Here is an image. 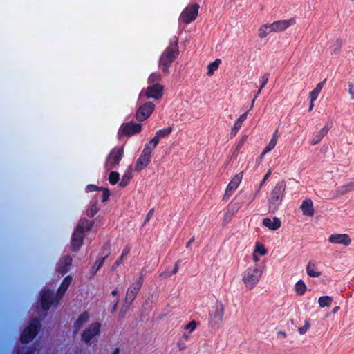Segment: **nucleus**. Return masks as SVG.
Returning <instances> with one entry per match:
<instances>
[{
  "label": "nucleus",
  "instance_id": "f257e3e1",
  "mask_svg": "<svg viewBox=\"0 0 354 354\" xmlns=\"http://www.w3.org/2000/svg\"><path fill=\"white\" fill-rule=\"evenodd\" d=\"M71 281L72 277L67 276L62 281L56 296H54L53 293L48 290L43 291L41 295V306L45 311L49 309L51 304H55L59 302V300L62 297Z\"/></svg>",
  "mask_w": 354,
  "mask_h": 354
},
{
  "label": "nucleus",
  "instance_id": "f03ea898",
  "mask_svg": "<svg viewBox=\"0 0 354 354\" xmlns=\"http://www.w3.org/2000/svg\"><path fill=\"white\" fill-rule=\"evenodd\" d=\"M178 55V41L176 39L173 44L165 49L161 55L158 67L164 73H167L171 63L175 60Z\"/></svg>",
  "mask_w": 354,
  "mask_h": 354
},
{
  "label": "nucleus",
  "instance_id": "7ed1b4c3",
  "mask_svg": "<svg viewBox=\"0 0 354 354\" xmlns=\"http://www.w3.org/2000/svg\"><path fill=\"white\" fill-rule=\"evenodd\" d=\"M263 268L259 264L248 267L243 272L242 281L247 289L252 290L259 281Z\"/></svg>",
  "mask_w": 354,
  "mask_h": 354
},
{
  "label": "nucleus",
  "instance_id": "20e7f679",
  "mask_svg": "<svg viewBox=\"0 0 354 354\" xmlns=\"http://www.w3.org/2000/svg\"><path fill=\"white\" fill-rule=\"evenodd\" d=\"M124 154L122 147H114L106 157L104 167L107 171L112 170L118 166L121 161Z\"/></svg>",
  "mask_w": 354,
  "mask_h": 354
},
{
  "label": "nucleus",
  "instance_id": "39448f33",
  "mask_svg": "<svg viewBox=\"0 0 354 354\" xmlns=\"http://www.w3.org/2000/svg\"><path fill=\"white\" fill-rule=\"evenodd\" d=\"M199 7L198 3H192L186 6L179 17V22L189 24L194 21L198 16Z\"/></svg>",
  "mask_w": 354,
  "mask_h": 354
},
{
  "label": "nucleus",
  "instance_id": "423d86ee",
  "mask_svg": "<svg viewBox=\"0 0 354 354\" xmlns=\"http://www.w3.org/2000/svg\"><path fill=\"white\" fill-rule=\"evenodd\" d=\"M39 328V320L37 318L32 319L29 326L24 329L21 337V341L23 343H27L30 342L37 334Z\"/></svg>",
  "mask_w": 354,
  "mask_h": 354
},
{
  "label": "nucleus",
  "instance_id": "0eeeda50",
  "mask_svg": "<svg viewBox=\"0 0 354 354\" xmlns=\"http://www.w3.org/2000/svg\"><path fill=\"white\" fill-rule=\"evenodd\" d=\"M142 284V275L141 274L138 279L136 280L129 287L125 299L124 304L129 307L133 301L135 299L138 291L140 290Z\"/></svg>",
  "mask_w": 354,
  "mask_h": 354
},
{
  "label": "nucleus",
  "instance_id": "6e6552de",
  "mask_svg": "<svg viewBox=\"0 0 354 354\" xmlns=\"http://www.w3.org/2000/svg\"><path fill=\"white\" fill-rule=\"evenodd\" d=\"M163 94V86L159 84H154L142 90L140 93V98L145 96L147 98L155 100L160 99Z\"/></svg>",
  "mask_w": 354,
  "mask_h": 354
},
{
  "label": "nucleus",
  "instance_id": "1a4fd4ad",
  "mask_svg": "<svg viewBox=\"0 0 354 354\" xmlns=\"http://www.w3.org/2000/svg\"><path fill=\"white\" fill-rule=\"evenodd\" d=\"M286 189V184L283 182L279 183L276 185L271 192L270 203L276 208L281 203L283 194Z\"/></svg>",
  "mask_w": 354,
  "mask_h": 354
},
{
  "label": "nucleus",
  "instance_id": "9d476101",
  "mask_svg": "<svg viewBox=\"0 0 354 354\" xmlns=\"http://www.w3.org/2000/svg\"><path fill=\"white\" fill-rule=\"evenodd\" d=\"M225 313V305L221 301H216L209 312V319L214 323L222 322Z\"/></svg>",
  "mask_w": 354,
  "mask_h": 354
},
{
  "label": "nucleus",
  "instance_id": "9b49d317",
  "mask_svg": "<svg viewBox=\"0 0 354 354\" xmlns=\"http://www.w3.org/2000/svg\"><path fill=\"white\" fill-rule=\"evenodd\" d=\"M296 24V19L294 17L288 19H281L274 21L271 24V28L273 32H281L287 30L289 27Z\"/></svg>",
  "mask_w": 354,
  "mask_h": 354
},
{
  "label": "nucleus",
  "instance_id": "f8f14e48",
  "mask_svg": "<svg viewBox=\"0 0 354 354\" xmlns=\"http://www.w3.org/2000/svg\"><path fill=\"white\" fill-rule=\"evenodd\" d=\"M155 105L151 102L145 103L140 106L136 113V119L138 121H144L147 119L153 113Z\"/></svg>",
  "mask_w": 354,
  "mask_h": 354
},
{
  "label": "nucleus",
  "instance_id": "ddd939ff",
  "mask_svg": "<svg viewBox=\"0 0 354 354\" xmlns=\"http://www.w3.org/2000/svg\"><path fill=\"white\" fill-rule=\"evenodd\" d=\"M328 241L332 244L342 245L345 247L349 246L352 239L347 234L333 233L328 236Z\"/></svg>",
  "mask_w": 354,
  "mask_h": 354
},
{
  "label": "nucleus",
  "instance_id": "4468645a",
  "mask_svg": "<svg viewBox=\"0 0 354 354\" xmlns=\"http://www.w3.org/2000/svg\"><path fill=\"white\" fill-rule=\"evenodd\" d=\"M242 173H239L232 178V179L227 186L225 194L223 196V200L227 201L231 197L234 192L238 188L240 183L242 180Z\"/></svg>",
  "mask_w": 354,
  "mask_h": 354
},
{
  "label": "nucleus",
  "instance_id": "2eb2a0df",
  "mask_svg": "<svg viewBox=\"0 0 354 354\" xmlns=\"http://www.w3.org/2000/svg\"><path fill=\"white\" fill-rule=\"evenodd\" d=\"M100 324L97 322L90 324L82 335V340L86 343H88L93 337L100 334Z\"/></svg>",
  "mask_w": 354,
  "mask_h": 354
},
{
  "label": "nucleus",
  "instance_id": "dca6fc26",
  "mask_svg": "<svg viewBox=\"0 0 354 354\" xmlns=\"http://www.w3.org/2000/svg\"><path fill=\"white\" fill-rule=\"evenodd\" d=\"M268 254V249L265 245L259 241L255 243L254 249L252 253V259L255 264H258L260 261L261 257H265Z\"/></svg>",
  "mask_w": 354,
  "mask_h": 354
},
{
  "label": "nucleus",
  "instance_id": "f3484780",
  "mask_svg": "<svg viewBox=\"0 0 354 354\" xmlns=\"http://www.w3.org/2000/svg\"><path fill=\"white\" fill-rule=\"evenodd\" d=\"M72 263V257L66 255L62 257L57 264L56 272L62 275L65 274L68 270Z\"/></svg>",
  "mask_w": 354,
  "mask_h": 354
},
{
  "label": "nucleus",
  "instance_id": "a211bd4d",
  "mask_svg": "<svg viewBox=\"0 0 354 354\" xmlns=\"http://www.w3.org/2000/svg\"><path fill=\"white\" fill-rule=\"evenodd\" d=\"M151 156L144 153L141 152V154L136 160V164H135V171L140 172L142 170H143L145 168H146L148 165L151 162Z\"/></svg>",
  "mask_w": 354,
  "mask_h": 354
},
{
  "label": "nucleus",
  "instance_id": "6ab92c4d",
  "mask_svg": "<svg viewBox=\"0 0 354 354\" xmlns=\"http://www.w3.org/2000/svg\"><path fill=\"white\" fill-rule=\"evenodd\" d=\"M121 131L123 134L125 135H133L136 133H138L141 131V125L139 124L134 123H127L123 124L121 127Z\"/></svg>",
  "mask_w": 354,
  "mask_h": 354
},
{
  "label": "nucleus",
  "instance_id": "aec40b11",
  "mask_svg": "<svg viewBox=\"0 0 354 354\" xmlns=\"http://www.w3.org/2000/svg\"><path fill=\"white\" fill-rule=\"evenodd\" d=\"M300 208L304 215L310 217L313 216L315 214V209L313 207V201L310 199L306 198L304 201H303L300 206Z\"/></svg>",
  "mask_w": 354,
  "mask_h": 354
},
{
  "label": "nucleus",
  "instance_id": "412c9836",
  "mask_svg": "<svg viewBox=\"0 0 354 354\" xmlns=\"http://www.w3.org/2000/svg\"><path fill=\"white\" fill-rule=\"evenodd\" d=\"M84 237V234H81L79 231H75L71 241L73 251L75 252L79 250L82 244Z\"/></svg>",
  "mask_w": 354,
  "mask_h": 354
},
{
  "label": "nucleus",
  "instance_id": "4be33fe9",
  "mask_svg": "<svg viewBox=\"0 0 354 354\" xmlns=\"http://www.w3.org/2000/svg\"><path fill=\"white\" fill-rule=\"evenodd\" d=\"M263 225L271 230H276L280 227L281 221L277 217H274L272 219L266 218L263 220Z\"/></svg>",
  "mask_w": 354,
  "mask_h": 354
},
{
  "label": "nucleus",
  "instance_id": "5701e85b",
  "mask_svg": "<svg viewBox=\"0 0 354 354\" xmlns=\"http://www.w3.org/2000/svg\"><path fill=\"white\" fill-rule=\"evenodd\" d=\"M93 225V221L82 218L79 221L75 231H79L81 234H84L85 232L90 231Z\"/></svg>",
  "mask_w": 354,
  "mask_h": 354
},
{
  "label": "nucleus",
  "instance_id": "b1692460",
  "mask_svg": "<svg viewBox=\"0 0 354 354\" xmlns=\"http://www.w3.org/2000/svg\"><path fill=\"white\" fill-rule=\"evenodd\" d=\"M324 82H320L317 84L316 87L310 93V107L309 111H311L314 106V101L317 98L319 93L321 92Z\"/></svg>",
  "mask_w": 354,
  "mask_h": 354
},
{
  "label": "nucleus",
  "instance_id": "393cba45",
  "mask_svg": "<svg viewBox=\"0 0 354 354\" xmlns=\"http://www.w3.org/2000/svg\"><path fill=\"white\" fill-rule=\"evenodd\" d=\"M270 32H273L271 24H264L259 28L257 35L260 39H265Z\"/></svg>",
  "mask_w": 354,
  "mask_h": 354
},
{
  "label": "nucleus",
  "instance_id": "a878e982",
  "mask_svg": "<svg viewBox=\"0 0 354 354\" xmlns=\"http://www.w3.org/2000/svg\"><path fill=\"white\" fill-rule=\"evenodd\" d=\"M328 128L327 127H324L322 128L319 132L314 136V137L310 140L311 145L314 146L319 143V142L323 139V138L328 133Z\"/></svg>",
  "mask_w": 354,
  "mask_h": 354
},
{
  "label": "nucleus",
  "instance_id": "bb28decb",
  "mask_svg": "<svg viewBox=\"0 0 354 354\" xmlns=\"http://www.w3.org/2000/svg\"><path fill=\"white\" fill-rule=\"evenodd\" d=\"M306 272L311 277H319L321 272L317 270V266L314 261H309L306 267Z\"/></svg>",
  "mask_w": 354,
  "mask_h": 354
},
{
  "label": "nucleus",
  "instance_id": "cd10ccee",
  "mask_svg": "<svg viewBox=\"0 0 354 354\" xmlns=\"http://www.w3.org/2000/svg\"><path fill=\"white\" fill-rule=\"evenodd\" d=\"M221 64V60L220 59H216L214 62L209 63L207 66V77H212L215 71H216L220 65Z\"/></svg>",
  "mask_w": 354,
  "mask_h": 354
},
{
  "label": "nucleus",
  "instance_id": "c85d7f7f",
  "mask_svg": "<svg viewBox=\"0 0 354 354\" xmlns=\"http://www.w3.org/2000/svg\"><path fill=\"white\" fill-rule=\"evenodd\" d=\"M173 128L171 127H168L165 129H160L156 131L155 136L153 138L157 140L159 143L160 140L162 138H165L168 137L172 132Z\"/></svg>",
  "mask_w": 354,
  "mask_h": 354
},
{
  "label": "nucleus",
  "instance_id": "c756f323",
  "mask_svg": "<svg viewBox=\"0 0 354 354\" xmlns=\"http://www.w3.org/2000/svg\"><path fill=\"white\" fill-rule=\"evenodd\" d=\"M89 319V315L88 313L84 312L82 314H81L76 322L74 324V327L77 330L80 329L84 324H86Z\"/></svg>",
  "mask_w": 354,
  "mask_h": 354
},
{
  "label": "nucleus",
  "instance_id": "7c9ffc66",
  "mask_svg": "<svg viewBox=\"0 0 354 354\" xmlns=\"http://www.w3.org/2000/svg\"><path fill=\"white\" fill-rule=\"evenodd\" d=\"M158 144V142L157 140L153 138L145 145L142 151L151 156V153L157 147Z\"/></svg>",
  "mask_w": 354,
  "mask_h": 354
},
{
  "label": "nucleus",
  "instance_id": "2f4dec72",
  "mask_svg": "<svg viewBox=\"0 0 354 354\" xmlns=\"http://www.w3.org/2000/svg\"><path fill=\"white\" fill-rule=\"evenodd\" d=\"M100 206L97 200L91 202L88 208L86 210V214L89 217H93L99 211Z\"/></svg>",
  "mask_w": 354,
  "mask_h": 354
},
{
  "label": "nucleus",
  "instance_id": "473e14b6",
  "mask_svg": "<svg viewBox=\"0 0 354 354\" xmlns=\"http://www.w3.org/2000/svg\"><path fill=\"white\" fill-rule=\"evenodd\" d=\"M277 139H278V136H277V132L276 131L272 135V137L270 139L269 143L268 144V145L264 149V150L263 151V155H264L266 153L270 151L272 149H273L274 148V147L276 146V144L277 142Z\"/></svg>",
  "mask_w": 354,
  "mask_h": 354
},
{
  "label": "nucleus",
  "instance_id": "72a5a7b5",
  "mask_svg": "<svg viewBox=\"0 0 354 354\" xmlns=\"http://www.w3.org/2000/svg\"><path fill=\"white\" fill-rule=\"evenodd\" d=\"M295 290L297 295H303L306 291V286L302 280L297 281L295 286Z\"/></svg>",
  "mask_w": 354,
  "mask_h": 354
},
{
  "label": "nucleus",
  "instance_id": "f704fd0d",
  "mask_svg": "<svg viewBox=\"0 0 354 354\" xmlns=\"http://www.w3.org/2000/svg\"><path fill=\"white\" fill-rule=\"evenodd\" d=\"M333 299L329 296L321 297L318 299V304L320 307H328L331 305Z\"/></svg>",
  "mask_w": 354,
  "mask_h": 354
},
{
  "label": "nucleus",
  "instance_id": "c9c22d12",
  "mask_svg": "<svg viewBox=\"0 0 354 354\" xmlns=\"http://www.w3.org/2000/svg\"><path fill=\"white\" fill-rule=\"evenodd\" d=\"M233 214V212L230 210V209H227L222 218V225H226L227 223H229L230 221L232 219Z\"/></svg>",
  "mask_w": 354,
  "mask_h": 354
},
{
  "label": "nucleus",
  "instance_id": "e433bc0d",
  "mask_svg": "<svg viewBox=\"0 0 354 354\" xmlns=\"http://www.w3.org/2000/svg\"><path fill=\"white\" fill-rule=\"evenodd\" d=\"M120 179V174L116 171H111L109 176V181L111 185H115Z\"/></svg>",
  "mask_w": 354,
  "mask_h": 354
},
{
  "label": "nucleus",
  "instance_id": "4c0bfd02",
  "mask_svg": "<svg viewBox=\"0 0 354 354\" xmlns=\"http://www.w3.org/2000/svg\"><path fill=\"white\" fill-rule=\"evenodd\" d=\"M129 252V250L126 248L122 251V253L120 258L115 261V264L113 266V269H115L120 264H121L124 260V259L128 255Z\"/></svg>",
  "mask_w": 354,
  "mask_h": 354
},
{
  "label": "nucleus",
  "instance_id": "58836bf2",
  "mask_svg": "<svg viewBox=\"0 0 354 354\" xmlns=\"http://www.w3.org/2000/svg\"><path fill=\"white\" fill-rule=\"evenodd\" d=\"M242 124L239 122V121L236 120L234 126L231 130L230 135L232 137H234L236 135L239 130L241 129Z\"/></svg>",
  "mask_w": 354,
  "mask_h": 354
},
{
  "label": "nucleus",
  "instance_id": "ea45409f",
  "mask_svg": "<svg viewBox=\"0 0 354 354\" xmlns=\"http://www.w3.org/2000/svg\"><path fill=\"white\" fill-rule=\"evenodd\" d=\"M161 80V75L158 73H153L150 75L148 79L149 83H153Z\"/></svg>",
  "mask_w": 354,
  "mask_h": 354
},
{
  "label": "nucleus",
  "instance_id": "a19ab883",
  "mask_svg": "<svg viewBox=\"0 0 354 354\" xmlns=\"http://www.w3.org/2000/svg\"><path fill=\"white\" fill-rule=\"evenodd\" d=\"M310 327V322L308 320H307L305 322V324L304 326L298 328V332L299 333L300 335H304L309 330Z\"/></svg>",
  "mask_w": 354,
  "mask_h": 354
},
{
  "label": "nucleus",
  "instance_id": "79ce46f5",
  "mask_svg": "<svg viewBox=\"0 0 354 354\" xmlns=\"http://www.w3.org/2000/svg\"><path fill=\"white\" fill-rule=\"evenodd\" d=\"M131 178V176L130 174H124L122 178V180L120 183V186L122 187H124L125 186H127V184L129 183Z\"/></svg>",
  "mask_w": 354,
  "mask_h": 354
},
{
  "label": "nucleus",
  "instance_id": "37998d69",
  "mask_svg": "<svg viewBox=\"0 0 354 354\" xmlns=\"http://www.w3.org/2000/svg\"><path fill=\"white\" fill-rule=\"evenodd\" d=\"M197 326V322L194 320L191 321L187 325L185 326V329L188 330L189 333L193 332Z\"/></svg>",
  "mask_w": 354,
  "mask_h": 354
},
{
  "label": "nucleus",
  "instance_id": "c03bdc74",
  "mask_svg": "<svg viewBox=\"0 0 354 354\" xmlns=\"http://www.w3.org/2000/svg\"><path fill=\"white\" fill-rule=\"evenodd\" d=\"M106 257V256H105L102 258H100L95 262L94 266L93 267V269L95 270L94 273H95L102 267V266L103 265V263L104 262Z\"/></svg>",
  "mask_w": 354,
  "mask_h": 354
},
{
  "label": "nucleus",
  "instance_id": "a18cd8bd",
  "mask_svg": "<svg viewBox=\"0 0 354 354\" xmlns=\"http://www.w3.org/2000/svg\"><path fill=\"white\" fill-rule=\"evenodd\" d=\"M177 347L179 351H183L187 348L186 342L183 339H179L177 342Z\"/></svg>",
  "mask_w": 354,
  "mask_h": 354
},
{
  "label": "nucleus",
  "instance_id": "49530a36",
  "mask_svg": "<svg viewBox=\"0 0 354 354\" xmlns=\"http://www.w3.org/2000/svg\"><path fill=\"white\" fill-rule=\"evenodd\" d=\"M348 93L351 98L354 100V82H350L348 84Z\"/></svg>",
  "mask_w": 354,
  "mask_h": 354
},
{
  "label": "nucleus",
  "instance_id": "de8ad7c7",
  "mask_svg": "<svg viewBox=\"0 0 354 354\" xmlns=\"http://www.w3.org/2000/svg\"><path fill=\"white\" fill-rule=\"evenodd\" d=\"M247 138L248 136L246 135L243 136L241 139L239 141V145H237V147H236V151H239L240 149V148L242 147V145H243V143L245 142V140H247Z\"/></svg>",
  "mask_w": 354,
  "mask_h": 354
},
{
  "label": "nucleus",
  "instance_id": "09e8293b",
  "mask_svg": "<svg viewBox=\"0 0 354 354\" xmlns=\"http://www.w3.org/2000/svg\"><path fill=\"white\" fill-rule=\"evenodd\" d=\"M110 196L109 192L107 189H104L103 194H102V201L104 202L108 200L109 197Z\"/></svg>",
  "mask_w": 354,
  "mask_h": 354
},
{
  "label": "nucleus",
  "instance_id": "8fccbe9b",
  "mask_svg": "<svg viewBox=\"0 0 354 354\" xmlns=\"http://www.w3.org/2000/svg\"><path fill=\"white\" fill-rule=\"evenodd\" d=\"M263 80L262 82V84H261V85L260 86L259 90L257 92V94L255 95V97L257 96V95H259L260 93L261 89L265 86V85L267 84V82L268 81V77H263Z\"/></svg>",
  "mask_w": 354,
  "mask_h": 354
},
{
  "label": "nucleus",
  "instance_id": "3c124183",
  "mask_svg": "<svg viewBox=\"0 0 354 354\" xmlns=\"http://www.w3.org/2000/svg\"><path fill=\"white\" fill-rule=\"evenodd\" d=\"M247 118V113L242 114L236 120L241 122V124L246 120Z\"/></svg>",
  "mask_w": 354,
  "mask_h": 354
},
{
  "label": "nucleus",
  "instance_id": "603ef678",
  "mask_svg": "<svg viewBox=\"0 0 354 354\" xmlns=\"http://www.w3.org/2000/svg\"><path fill=\"white\" fill-rule=\"evenodd\" d=\"M277 336L278 337H281L282 338H286L287 337V335L283 331H279V332L277 333Z\"/></svg>",
  "mask_w": 354,
  "mask_h": 354
},
{
  "label": "nucleus",
  "instance_id": "864d4df0",
  "mask_svg": "<svg viewBox=\"0 0 354 354\" xmlns=\"http://www.w3.org/2000/svg\"><path fill=\"white\" fill-rule=\"evenodd\" d=\"M189 338V335L184 333L182 337L180 338V339H183L185 342H187V341H188Z\"/></svg>",
  "mask_w": 354,
  "mask_h": 354
},
{
  "label": "nucleus",
  "instance_id": "5fc2aeb1",
  "mask_svg": "<svg viewBox=\"0 0 354 354\" xmlns=\"http://www.w3.org/2000/svg\"><path fill=\"white\" fill-rule=\"evenodd\" d=\"M35 351V348H30L28 349V351H26V353L25 354H34Z\"/></svg>",
  "mask_w": 354,
  "mask_h": 354
},
{
  "label": "nucleus",
  "instance_id": "6e6d98bb",
  "mask_svg": "<svg viewBox=\"0 0 354 354\" xmlns=\"http://www.w3.org/2000/svg\"><path fill=\"white\" fill-rule=\"evenodd\" d=\"M271 172H272V171H271V170H270V169L267 172V174H266L264 176V177H263V181H266V180L269 178V176H270V174H271Z\"/></svg>",
  "mask_w": 354,
  "mask_h": 354
},
{
  "label": "nucleus",
  "instance_id": "4d7b16f0",
  "mask_svg": "<svg viewBox=\"0 0 354 354\" xmlns=\"http://www.w3.org/2000/svg\"><path fill=\"white\" fill-rule=\"evenodd\" d=\"M87 189H88V191H93V190L97 189V188L95 186H93V185L88 186Z\"/></svg>",
  "mask_w": 354,
  "mask_h": 354
},
{
  "label": "nucleus",
  "instance_id": "13d9d810",
  "mask_svg": "<svg viewBox=\"0 0 354 354\" xmlns=\"http://www.w3.org/2000/svg\"><path fill=\"white\" fill-rule=\"evenodd\" d=\"M178 266L177 265H176L175 268L172 272V274H176L178 272Z\"/></svg>",
  "mask_w": 354,
  "mask_h": 354
},
{
  "label": "nucleus",
  "instance_id": "bf43d9fd",
  "mask_svg": "<svg viewBox=\"0 0 354 354\" xmlns=\"http://www.w3.org/2000/svg\"><path fill=\"white\" fill-rule=\"evenodd\" d=\"M152 214H153V209L150 210L149 212V213L147 214V220L150 218V216L152 215Z\"/></svg>",
  "mask_w": 354,
  "mask_h": 354
},
{
  "label": "nucleus",
  "instance_id": "052dcab7",
  "mask_svg": "<svg viewBox=\"0 0 354 354\" xmlns=\"http://www.w3.org/2000/svg\"><path fill=\"white\" fill-rule=\"evenodd\" d=\"M339 310V306H336L333 308V313H336L337 312L338 310Z\"/></svg>",
  "mask_w": 354,
  "mask_h": 354
},
{
  "label": "nucleus",
  "instance_id": "680f3d73",
  "mask_svg": "<svg viewBox=\"0 0 354 354\" xmlns=\"http://www.w3.org/2000/svg\"><path fill=\"white\" fill-rule=\"evenodd\" d=\"M111 295L113 296H117L118 295V291L117 290H113L112 292H111Z\"/></svg>",
  "mask_w": 354,
  "mask_h": 354
},
{
  "label": "nucleus",
  "instance_id": "e2e57ef3",
  "mask_svg": "<svg viewBox=\"0 0 354 354\" xmlns=\"http://www.w3.org/2000/svg\"><path fill=\"white\" fill-rule=\"evenodd\" d=\"M118 302H119V299L118 298L117 301H116V304H115V307H114V309L116 308V306H117Z\"/></svg>",
  "mask_w": 354,
  "mask_h": 354
},
{
  "label": "nucleus",
  "instance_id": "0e129e2a",
  "mask_svg": "<svg viewBox=\"0 0 354 354\" xmlns=\"http://www.w3.org/2000/svg\"><path fill=\"white\" fill-rule=\"evenodd\" d=\"M193 239L190 240L188 243H187V246L189 245V244H192V242Z\"/></svg>",
  "mask_w": 354,
  "mask_h": 354
},
{
  "label": "nucleus",
  "instance_id": "69168bd1",
  "mask_svg": "<svg viewBox=\"0 0 354 354\" xmlns=\"http://www.w3.org/2000/svg\"><path fill=\"white\" fill-rule=\"evenodd\" d=\"M264 182H265V181H263V180H262V182H261V184H260V187L263 185Z\"/></svg>",
  "mask_w": 354,
  "mask_h": 354
},
{
  "label": "nucleus",
  "instance_id": "338daca9",
  "mask_svg": "<svg viewBox=\"0 0 354 354\" xmlns=\"http://www.w3.org/2000/svg\"><path fill=\"white\" fill-rule=\"evenodd\" d=\"M254 100H252V105H251V108L252 107L253 104H254Z\"/></svg>",
  "mask_w": 354,
  "mask_h": 354
}]
</instances>
